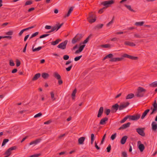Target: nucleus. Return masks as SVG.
Listing matches in <instances>:
<instances>
[{"label": "nucleus", "instance_id": "f257e3e1", "mask_svg": "<svg viewBox=\"0 0 157 157\" xmlns=\"http://www.w3.org/2000/svg\"><path fill=\"white\" fill-rule=\"evenodd\" d=\"M146 91V90L141 87H139L137 89V91L136 95L138 97H142L144 96V95Z\"/></svg>", "mask_w": 157, "mask_h": 157}, {"label": "nucleus", "instance_id": "f03ea898", "mask_svg": "<svg viewBox=\"0 0 157 157\" xmlns=\"http://www.w3.org/2000/svg\"><path fill=\"white\" fill-rule=\"evenodd\" d=\"M82 37L83 36L82 34H77L72 39L71 41L72 43L73 44H74L76 42L80 41Z\"/></svg>", "mask_w": 157, "mask_h": 157}, {"label": "nucleus", "instance_id": "7ed1b4c3", "mask_svg": "<svg viewBox=\"0 0 157 157\" xmlns=\"http://www.w3.org/2000/svg\"><path fill=\"white\" fill-rule=\"evenodd\" d=\"M96 18L95 15L93 14L92 12H90L89 14V17L87 19L90 23H92L96 21Z\"/></svg>", "mask_w": 157, "mask_h": 157}, {"label": "nucleus", "instance_id": "20e7f679", "mask_svg": "<svg viewBox=\"0 0 157 157\" xmlns=\"http://www.w3.org/2000/svg\"><path fill=\"white\" fill-rule=\"evenodd\" d=\"M115 1L113 0H108L103 2L101 4L105 6L106 8L109 6L110 5L114 3Z\"/></svg>", "mask_w": 157, "mask_h": 157}, {"label": "nucleus", "instance_id": "39448f33", "mask_svg": "<svg viewBox=\"0 0 157 157\" xmlns=\"http://www.w3.org/2000/svg\"><path fill=\"white\" fill-rule=\"evenodd\" d=\"M17 148V147L16 146L10 147L5 152V155H6L7 157L9 156L11 154V151L16 149Z\"/></svg>", "mask_w": 157, "mask_h": 157}, {"label": "nucleus", "instance_id": "423d86ee", "mask_svg": "<svg viewBox=\"0 0 157 157\" xmlns=\"http://www.w3.org/2000/svg\"><path fill=\"white\" fill-rule=\"evenodd\" d=\"M68 40H66L64 42L61 43L57 46L58 48H60L62 49H65L66 48V45L67 43Z\"/></svg>", "mask_w": 157, "mask_h": 157}, {"label": "nucleus", "instance_id": "0eeeda50", "mask_svg": "<svg viewBox=\"0 0 157 157\" xmlns=\"http://www.w3.org/2000/svg\"><path fill=\"white\" fill-rule=\"evenodd\" d=\"M128 116L130 120L136 121L140 118V114H137L135 115H128Z\"/></svg>", "mask_w": 157, "mask_h": 157}, {"label": "nucleus", "instance_id": "6e6552de", "mask_svg": "<svg viewBox=\"0 0 157 157\" xmlns=\"http://www.w3.org/2000/svg\"><path fill=\"white\" fill-rule=\"evenodd\" d=\"M129 104V103L128 102L121 103L119 105V110H121L126 108Z\"/></svg>", "mask_w": 157, "mask_h": 157}, {"label": "nucleus", "instance_id": "1a4fd4ad", "mask_svg": "<svg viewBox=\"0 0 157 157\" xmlns=\"http://www.w3.org/2000/svg\"><path fill=\"white\" fill-rule=\"evenodd\" d=\"M144 128H138L136 129V132L140 135L142 136H145V133L144 131Z\"/></svg>", "mask_w": 157, "mask_h": 157}, {"label": "nucleus", "instance_id": "9d476101", "mask_svg": "<svg viewBox=\"0 0 157 157\" xmlns=\"http://www.w3.org/2000/svg\"><path fill=\"white\" fill-rule=\"evenodd\" d=\"M119 105L117 104H116L112 106L111 108V111L112 113L116 112L119 109Z\"/></svg>", "mask_w": 157, "mask_h": 157}, {"label": "nucleus", "instance_id": "9b49d317", "mask_svg": "<svg viewBox=\"0 0 157 157\" xmlns=\"http://www.w3.org/2000/svg\"><path fill=\"white\" fill-rule=\"evenodd\" d=\"M153 109L152 112L150 113L151 115L155 113L157 111V103H156V100L155 101L153 104Z\"/></svg>", "mask_w": 157, "mask_h": 157}, {"label": "nucleus", "instance_id": "f8f14e48", "mask_svg": "<svg viewBox=\"0 0 157 157\" xmlns=\"http://www.w3.org/2000/svg\"><path fill=\"white\" fill-rule=\"evenodd\" d=\"M63 25V23H62L61 24L59 25L56 24L55 26H53L52 27L51 29L52 31L53 32L56 30V31H57L61 28Z\"/></svg>", "mask_w": 157, "mask_h": 157}, {"label": "nucleus", "instance_id": "ddd939ff", "mask_svg": "<svg viewBox=\"0 0 157 157\" xmlns=\"http://www.w3.org/2000/svg\"><path fill=\"white\" fill-rule=\"evenodd\" d=\"M151 125L152 130L155 132H156L157 130V123L155 121H153L151 123Z\"/></svg>", "mask_w": 157, "mask_h": 157}, {"label": "nucleus", "instance_id": "4468645a", "mask_svg": "<svg viewBox=\"0 0 157 157\" xmlns=\"http://www.w3.org/2000/svg\"><path fill=\"white\" fill-rule=\"evenodd\" d=\"M131 124L130 122H128L126 124L122 125L121 127H120L118 129L119 130L124 129L126 128H127L129 127Z\"/></svg>", "mask_w": 157, "mask_h": 157}, {"label": "nucleus", "instance_id": "2eb2a0df", "mask_svg": "<svg viewBox=\"0 0 157 157\" xmlns=\"http://www.w3.org/2000/svg\"><path fill=\"white\" fill-rule=\"evenodd\" d=\"M123 59V57H116L111 58L110 60L111 62H117L122 61Z\"/></svg>", "mask_w": 157, "mask_h": 157}, {"label": "nucleus", "instance_id": "dca6fc26", "mask_svg": "<svg viewBox=\"0 0 157 157\" xmlns=\"http://www.w3.org/2000/svg\"><path fill=\"white\" fill-rule=\"evenodd\" d=\"M108 118L106 117L103 118L101 120L99 124L100 125H104L105 124L106 122L108 121Z\"/></svg>", "mask_w": 157, "mask_h": 157}, {"label": "nucleus", "instance_id": "f3484780", "mask_svg": "<svg viewBox=\"0 0 157 157\" xmlns=\"http://www.w3.org/2000/svg\"><path fill=\"white\" fill-rule=\"evenodd\" d=\"M103 111V107H101L98 110V113L97 115L98 117H101Z\"/></svg>", "mask_w": 157, "mask_h": 157}, {"label": "nucleus", "instance_id": "a211bd4d", "mask_svg": "<svg viewBox=\"0 0 157 157\" xmlns=\"http://www.w3.org/2000/svg\"><path fill=\"white\" fill-rule=\"evenodd\" d=\"M85 139V137H82L79 138L78 139V143L79 144H83L84 142Z\"/></svg>", "mask_w": 157, "mask_h": 157}, {"label": "nucleus", "instance_id": "6ab92c4d", "mask_svg": "<svg viewBox=\"0 0 157 157\" xmlns=\"http://www.w3.org/2000/svg\"><path fill=\"white\" fill-rule=\"evenodd\" d=\"M128 136H124L121 140V143L122 144H124L126 142Z\"/></svg>", "mask_w": 157, "mask_h": 157}, {"label": "nucleus", "instance_id": "aec40b11", "mask_svg": "<svg viewBox=\"0 0 157 157\" xmlns=\"http://www.w3.org/2000/svg\"><path fill=\"white\" fill-rule=\"evenodd\" d=\"M124 44L125 45H128L130 46L133 47L136 46V44L133 42H131L128 41H126L124 42Z\"/></svg>", "mask_w": 157, "mask_h": 157}, {"label": "nucleus", "instance_id": "412c9836", "mask_svg": "<svg viewBox=\"0 0 157 157\" xmlns=\"http://www.w3.org/2000/svg\"><path fill=\"white\" fill-rule=\"evenodd\" d=\"M85 45H81L80 47L79 48V49L78 50H77L75 52V53L76 54L78 53H79L81 52L83 50V49L84 47H85Z\"/></svg>", "mask_w": 157, "mask_h": 157}, {"label": "nucleus", "instance_id": "4be33fe9", "mask_svg": "<svg viewBox=\"0 0 157 157\" xmlns=\"http://www.w3.org/2000/svg\"><path fill=\"white\" fill-rule=\"evenodd\" d=\"M73 7H71L70 9H69L66 15H65L63 17L64 18H66L67 17H68L70 15L72 11L73 10Z\"/></svg>", "mask_w": 157, "mask_h": 157}, {"label": "nucleus", "instance_id": "5701e85b", "mask_svg": "<svg viewBox=\"0 0 157 157\" xmlns=\"http://www.w3.org/2000/svg\"><path fill=\"white\" fill-rule=\"evenodd\" d=\"M41 140L40 139H37L36 140L31 142L29 143V145H32L33 144L36 145L39 143L40 141Z\"/></svg>", "mask_w": 157, "mask_h": 157}, {"label": "nucleus", "instance_id": "b1692460", "mask_svg": "<svg viewBox=\"0 0 157 157\" xmlns=\"http://www.w3.org/2000/svg\"><path fill=\"white\" fill-rule=\"evenodd\" d=\"M40 74L39 73L36 74L32 78V80L33 81H35L37 80L40 77Z\"/></svg>", "mask_w": 157, "mask_h": 157}, {"label": "nucleus", "instance_id": "393cba45", "mask_svg": "<svg viewBox=\"0 0 157 157\" xmlns=\"http://www.w3.org/2000/svg\"><path fill=\"white\" fill-rule=\"evenodd\" d=\"M150 109H147L142 114V115L141 117V119H143L146 116L147 113L149 112Z\"/></svg>", "mask_w": 157, "mask_h": 157}, {"label": "nucleus", "instance_id": "a878e982", "mask_svg": "<svg viewBox=\"0 0 157 157\" xmlns=\"http://www.w3.org/2000/svg\"><path fill=\"white\" fill-rule=\"evenodd\" d=\"M53 76L57 79L61 78L60 75L56 72H55L54 73Z\"/></svg>", "mask_w": 157, "mask_h": 157}, {"label": "nucleus", "instance_id": "bb28decb", "mask_svg": "<svg viewBox=\"0 0 157 157\" xmlns=\"http://www.w3.org/2000/svg\"><path fill=\"white\" fill-rule=\"evenodd\" d=\"M61 41V40L59 39H57L56 41L51 42V44L52 45H55L56 44H58L59 42Z\"/></svg>", "mask_w": 157, "mask_h": 157}, {"label": "nucleus", "instance_id": "cd10ccee", "mask_svg": "<svg viewBox=\"0 0 157 157\" xmlns=\"http://www.w3.org/2000/svg\"><path fill=\"white\" fill-rule=\"evenodd\" d=\"M138 148L141 152H142L145 148V147L143 144H140L139 145Z\"/></svg>", "mask_w": 157, "mask_h": 157}, {"label": "nucleus", "instance_id": "c85d7f7f", "mask_svg": "<svg viewBox=\"0 0 157 157\" xmlns=\"http://www.w3.org/2000/svg\"><path fill=\"white\" fill-rule=\"evenodd\" d=\"M41 76L42 78L46 79L48 78L49 77V75L48 73H43L42 74Z\"/></svg>", "mask_w": 157, "mask_h": 157}, {"label": "nucleus", "instance_id": "c756f323", "mask_svg": "<svg viewBox=\"0 0 157 157\" xmlns=\"http://www.w3.org/2000/svg\"><path fill=\"white\" fill-rule=\"evenodd\" d=\"M124 6L127 8V9H128L131 12H135V11L134 10L132 9V7L130 5H125Z\"/></svg>", "mask_w": 157, "mask_h": 157}, {"label": "nucleus", "instance_id": "7c9ffc66", "mask_svg": "<svg viewBox=\"0 0 157 157\" xmlns=\"http://www.w3.org/2000/svg\"><path fill=\"white\" fill-rule=\"evenodd\" d=\"M134 94L132 93L130 94L127 96L126 97V99H131L134 97Z\"/></svg>", "mask_w": 157, "mask_h": 157}, {"label": "nucleus", "instance_id": "2f4dec72", "mask_svg": "<svg viewBox=\"0 0 157 157\" xmlns=\"http://www.w3.org/2000/svg\"><path fill=\"white\" fill-rule=\"evenodd\" d=\"M113 56V55L112 54H109L108 55H106L104 58L103 59V60H105L106 59H107L108 58H111Z\"/></svg>", "mask_w": 157, "mask_h": 157}, {"label": "nucleus", "instance_id": "473e14b6", "mask_svg": "<svg viewBox=\"0 0 157 157\" xmlns=\"http://www.w3.org/2000/svg\"><path fill=\"white\" fill-rule=\"evenodd\" d=\"M42 48V47L40 46L39 47L37 48H34V46L33 47L32 49L33 51V52H35L36 51H38L41 50Z\"/></svg>", "mask_w": 157, "mask_h": 157}, {"label": "nucleus", "instance_id": "72a5a7b5", "mask_svg": "<svg viewBox=\"0 0 157 157\" xmlns=\"http://www.w3.org/2000/svg\"><path fill=\"white\" fill-rule=\"evenodd\" d=\"M144 23V22L143 21L141 22H137L135 23V25L138 26H142Z\"/></svg>", "mask_w": 157, "mask_h": 157}, {"label": "nucleus", "instance_id": "f704fd0d", "mask_svg": "<svg viewBox=\"0 0 157 157\" xmlns=\"http://www.w3.org/2000/svg\"><path fill=\"white\" fill-rule=\"evenodd\" d=\"M149 86L152 87H156L157 86V81H155L149 85Z\"/></svg>", "mask_w": 157, "mask_h": 157}, {"label": "nucleus", "instance_id": "c9c22d12", "mask_svg": "<svg viewBox=\"0 0 157 157\" xmlns=\"http://www.w3.org/2000/svg\"><path fill=\"white\" fill-rule=\"evenodd\" d=\"M134 37L137 38H141L143 37L142 35L139 33H135L134 34Z\"/></svg>", "mask_w": 157, "mask_h": 157}, {"label": "nucleus", "instance_id": "e433bc0d", "mask_svg": "<svg viewBox=\"0 0 157 157\" xmlns=\"http://www.w3.org/2000/svg\"><path fill=\"white\" fill-rule=\"evenodd\" d=\"M94 140V134L92 133L91 134V144H93V142Z\"/></svg>", "mask_w": 157, "mask_h": 157}, {"label": "nucleus", "instance_id": "4c0bfd02", "mask_svg": "<svg viewBox=\"0 0 157 157\" xmlns=\"http://www.w3.org/2000/svg\"><path fill=\"white\" fill-rule=\"evenodd\" d=\"M52 101H54L56 100V98L54 97V94L53 92H51L50 93Z\"/></svg>", "mask_w": 157, "mask_h": 157}, {"label": "nucleus", "instance_id": "58836bf2", "mask_svg": "<svg viewBox=\"0 0 157 157\" xmlns=\"http://www.w3.org/2000/svg\"><path fill=\"white\" fill-rule=\"evenodd\" d=\"M9 141V140L8 139H4L2 145V146L3 147Z\"/></svg>", "mask_w": 157, "mask_h": 157}, {"label": "nucleus", "instance_id": "ea45409f", "mask_svg": "<svg viewBox=\"0 0 157 157\" xmlns=\"http://www.w3.org/2000/svg\"><path fill=\"white\" fill-rule=\"evenodd\" d=\"M128 119H129L128 115L127 116L125 117H124L122 120L120 121V122L121 123H123L125 122Z\"/></svg>", "mask_w": 157, "mask_h": 157}, {"label": "nucleus", "instance_id": "a19ab883", "mask_svg": "<svg viewBox=\"0 0 157 157\" xmlns=\"http://www.w3.org/2000/svg\"><path fill=\"white\" fill-rule=\"evenodd\" d=\"M91 35H90L83 41L82 44H85L89 41L90 38L91 37Z\"/></svg>", "mask_w": 157, "mask_h": 157}, {"label": "nucleus", "instance_id": "79ce46f5", "mask_svg": "<svg viewBox=\"0 0 157 157\" xmlns=\"http://www.w3.org/2000/svg\"><path fill=\"white\" fill-rule=\"evenodd\" d=\"M77 92V90L76 89H75L73 91V92L72 94L71 95L73 99H74V97H75V94H76Z\"/></svg>", "mask_w": 157, "mask_h": 157}, {"label": "nucleus", "instance_id": "37998d69", "mask_svg": "<svg viewBox=\"0 0 157 157\" xmlns=\"http://www.w3.org/2000/svg\"><path fill=\"white\" fill-rule=\"evenodd\" d=\"M38 33H39L38 32H36L35 33H33L32 35L30 36V39H31L32 38L36 36L37 35H38Z\"/></svg>", "mask_w": 157, "mask_h": 157}, {"label": "nucleus", "instance_id": "c03bdc74", "mask_svg": "<svg viewBox=\"0 0 157 157\" xmlns=\"http://www.w3.org/2000/svg\"><path fill=\"white\" fill-rule=\"evenodd\" d=\"M82 57V55H81L79 56H77V57H75V58L74 60L75 61H77L79 60Z\"/></svg>", "mask_w": 157, "mask_h": 157}, {"label": "nucleus", "instance_id": "a18cd8bd", "mask_svg": "<svg viewBox=\"0 0 157 157\" xmlns=\"http://www.w3.org/2000/svg\"><path fill=\"white\" fill-rule=\"evenodd\" d=\"M131 56L128 55L127 54H124L123 55V57H126L127 58L129 59H131V58L132 57Z\"/></svg>", "mask_w": 157, "mask_h": 157}, {"label": "nucleus", "instance_id": "49530a36", "mask_svg": "<svg viewBox=\"0 0 157 157\" xmlns=\"http://www.w3.org/2000/svg\"><path fill=\"white\" fill-rule=\"evenodd\" d=\"M41 155V153H39L36 154H34L33 155H30L29 157H38L40 156Z\"/></svg>", "mask_w": 157, "mask_h": 157}, {"label": "nucleus", "instance_id": "de8ad7c7", "mask_svg": "<svg viewBox=\"0 0 157 157\" xmlns=\"http://www.w3.org/2000/svg\"><path fill=\"white\" fill-rule=\"evenodd\" d=\"M117 136V133H115L114 134L112 135L111 136V139L112 140H114L116 138Z\"/></svg>", "mask_w": 157, "mask_h": 157}, {"label": "nucleus", "instance_id": "09e8293b", "mask_svg": "<svg viewBox=\"0 0 157 157\" xmlns=\"http://www.w3.org/2000/svg\"><path fill=\"white\" fill-rule=\"evenodd\" d=\"M63 58L64 60H67L69 59V56L68 55H65L63 56Z\"/></svg>", "mask_w": 157, "mask_h": 157}, {"label": "nucleus", "instance_id": "8fccbe9b", "mask_svg": "<svg viewBox=\"0 0 157 157\" xmlns=\"http://www.w3.org/2000/svg\"><path fill=\"white\" fill-rule=\"evenodd\" d=\"M110 112V110L109 109H106L105 110V113L107 115H108L109 114Z\"/></svg>", "mask_w": 157, "mask_h": 157}, {"label": "nucleus", "instance_id": "3c124183", "mask_svg": "<svg viewBox=\"0 0 157 157\" xmlns=\"http://www.w3.org/2000/svg\"><path fill=\"white\" fill-rule=\"evenodd\" d=\"M42 113H39L35 115L34 116V117L35 118H37L40 117L41 116H42Z\"/></svg>", "mask_w": 157, "mask_h": 157}, {"label": "nucleus", "instance_id": "603ef678", "mask_svg": "<svg viewBox=\"0 0 157 157\" xmlns=\"http://www.w3.org/2000/svg\"><path fill=\"white\" fill-rule=\"evenodd\" d=\"M32 2L30 0H29L27 1L25 3V5H30L32 4Z\"/></svg>", "mask_w": 157, "mask_h": 157}, {"label": "nucleus", "instance_id": "864d4df0", "mask_svg": "<svg viewBox=\"0 0 157 157\" xmlns=\"http://www.w3.org/2000/svg\"><path fill=\"white\" fill-rule=\"evenodd\" d=\"M122 157H127V152L125 151H123L122 153Z\"/></svg>", "mask_w": 157, "mask_h": 157}, {"label": "nucleus", "instance_id": "5fc2aeb1", "mask_svg": "<svg viewBox=\"0 0 157 157\" xmlns=\"http://www.w3.org/2000/svg\"><path fill=\"white\" fill-rule=\"evenodd\" d=\"M114 18V17H113L112 20L110 21L109 22L108 24H107L106 26L107 27L109 26L110 25L112 24L113 23Z\"/></svg>", "mask_w": 157, "mask_h": 157}, {"label": "nucleus", "instance_id": "6e6d98bb", "mask_svg": "<svg viewBox=\"0 0 157 157\" xmlns=\"http://www.w3.org/2000/svg\"><path fill=\"white\" fill-rule=\"evenodd\" d=\"M49 35V34H43V35L40 36L39 38H44L45 37H46V36H48Z\"/></svg>", "mask_w": 157, "mask_h": 157}, {"label": "nucleus", "instance_id": "4d7b16f0", "mask_svg": "<svg viewBox=\"0 0 157 157\" xmlns=\"http://www.w3.org/2000/svg\"><path fill=\"white\" fill-rule=\"evenodd\" d=\"M72 65H71L69 67H68L66 68V70L67 71H69L71 70V68H72Z\"/></svg>", "mask_w": 157, "mask_h": 157}, {"label": "nucleus", "instance_id": "13d9d810", "mask_svg": "<svg viewBox=\"0 0 157 157\" xmlns=\"http://www.w3.org/2000/svg\"><path fill=\"white\" fill-rule=\"evenodd\" d=\"M34 27V26H32L29 27L28 28L23 29L22 30H23V31L24 32L25 31H27L29 29L33 28Z\"/></svg>", "mask_w": 157, "mask_h": 157}, {"label": "nucleus", "instance_id": "bf43d9fd", "mask_svg": "<svg viewBox=\"0 0 157 157\" xmlns=\"http://www.w3.org/2000/svg\"><path fill=\"white\" fill-rule=\"evenodd\" d=\"M103 26V24H100L97 25L96 27L98 29H100Z\"/></svg>", "mask_w": 157, "mask_h": 157}, {"label": "nucleus", "instance_id": "052dcab7", "mask_svg": "<svg viewBox=\"0 0 157 157\" xmlns=\"http://www.w3.org/2000/svg\"><path fill=\"white\" fill-rule=\"evenodd\" d=\"M13 32L12 31H9L6 33V34L7 35L11 36L13 35Z\"/></svg>", "mask_w": 157, "mask_h": 157}, {"label": "nucleus", "instance_id": "680f3d73", "mask_svg": "<svg viewBox=\"0 0 157 157\" xmlns=\"http://www.w3.org/2000/svg\"><path fill=\"white\" fill-rule=\"evenodd\" d=\"M106 149L108 152H109L110 151L111 149V146L110 144H109L108 145V147H107Z\"/></svg>", "mask_w": 157, "mask_h": 157}, {"label": "nucleus", "instance_id": "e2e57ef3", "mask_svg": "<svg viewBox=\"0 0 157 157\" xmlns=\"http://www.w3.org/2000/svg\"><path fill=\"white\" fill-rule=\"evenodd\" d=\"M16 66L17 67L19 66L21 64L20 61L18 59L16 60Z\"/></svg>", "mask_w": 157, "mask_h": 157}, {"label": "nucleus", "instance_id": "0e129e2a", "mask_svg": "<svg viewBox=\"0 0 157 157\" xmlns=\"http://www.w3.org/2000/svg\"><path fill=\"white\" fill-rule=\"evenodd\" d=\"M10 66H13L14 65V63L13 61L12 60H10Z\"/></svg>", "mask_w": 157, "mask_h": 157}, {"label": "nucleus", "instance_id": "69168bd1", "mask_svg": "<svg viewBox=\"0 0 157 157\" xmlns=\"http://www.w3.org/2000/svg\"><path fill=\"white\" fill-rule=\"evenodd\" d=\"M45 28L47 29H51L52 26L50 25H46L45 26Z\"/></svg>", "mask_w": 157, "mask_h": 157}, {"label": "nucleus", "instance_id": "338daca9", "mask_svg": "<svg viewBox=\"0 0 157 157\" xmlns=\"http://www.w3.org/2000/svg\"><path fill=\"white\" fill-rule=\"evenodd\" d=\"M58 80V83L59 85H61L63 83V82L61 78Z\"/></svg>", "mask_w": 157, "mask_h": 157}, {"label": "nucleus", "instance_id": "774afa93", "mask_svg": "<svg viewBox=\"0 0 157 157\" xmlns=\"http://www.w3.org/2000/svg\"><path fill=\"white\" fill-rule=\"evenodd\" d=\"M103 47L105 48H108L110 46V45L109 44H105L102 45Z\"/></svg>", "mask_w": 157, "mask_h": 157}]
</instances>
